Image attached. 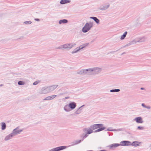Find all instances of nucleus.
Returning <instances> with one entry per match:
<instances>
[{
  "label": "nucleus",
  "mask_w": 151,
  "mask_h": 151,
  "mask_svg": "<svg viewBox=\"0 0 151 151\" xmlns=\"http://www.w3.org/2000/svg\"><path fill=\"white\" fill-rule=\"evenodd\" d=\"M81 140H75L72 143V145H71L69 146H61L58 147H56L55 148L52 149L50 150L49 151H60L66 149L67 148L71 146L75 145H76L78 144L81 142Z\"/></svg>",
  "instance_id": "1"
},
{
  "label": "nucleus",
  "mask_w": 151,
  "mask_h": 151,
  "mask_svg": "<svg viewBox=\"0 0 151 151\" xmlns=\"http://www.w3.org/2000/svg\"><path fill=\"white\" fill-rule=\"evenodd\" d=\"M76 104L74 102H71L68 104L66 105L63 107L64 111L66 112H69L75 108Z\"/></svg>",
  "instance_id": "2"
},
{
  "label": "nucleus",
  "mask_w": 151,
  "mask_h": 151,
  "mask_svg": "<svg viewBox=\"0 0 151 151\" xmlns=\"http://www.w3.org/2000/svg\"><path fill=\"white\" fill-rule=\"evenodd\" d=\"M102 69L99 67H95L90 68L91 75H96L100 73L102 71Z\"/></svg>",
  "instance_id": "3"
},
{
  "label": "nucleus",
  "mask_w": 151,
  "mask_h": 151,
  "mask_svg": "<svg viewBox=\"0 0 151 151\" xmlns=\"http://www.w3.org/2000/svg\"><path fill=\"white\" fill-rule=\"evenodd\" d=\"M93 26V23H86L83 27L82 31L83 33H86L88 32Z\"/></svg>",
  "instance_id": "4"
},
{
  "label": "nucleus",
  "mask_w": 151,
  "mask_h": 151,
  "mask_svg": "<svg viewBox=\"0 0 151 151\" xmlns=\"http://www.w3.org/2000/svg\"><path fill=\"white\" fill-rule=\"evenodd\" d=\"M77 73L81 75H91L90 68L86 69H82L77 71Z\"/></svg>",
  "instance_id": "5"
},
{
  "label": "nucleus",
  "mask_w": 151,
  "mask_h": 151,
  "mask_svg": "<svg viewBox=\"0 0 151 151\" xmlns=\"http://www.w3.org/2000/svg\"><path fill=\"white\" fill-rule=\"evenodd\" d=\"M103 125L102 124H95L90 126V127L88 129L89 131L91 132V133L93 132V130L100 128L103 126Z\"/></svg>",
  "instance_id": "6"
},
{
  "label": "nucleus",
  "mask_w": 151,
  "mask_h": 151,
  "mask_svg": "<svg viewBox=\"0 0 151 151\" xmlns=\"http://www.w3.org/2000/svg\"><path fill=\"white\" fill-rule=\"evenodd\" d=\"M82 130L84 132L82 135V137L83 138H85L87 137H88V134H91V132L89 131L88 128H84Z\"/></svg>",
  "instance_id": "7"
},
{
  "label": "nucleus",
  "mask_w": 151,
  "mask_h": 151,
  "mask_svg": "<svg viewBox=\"0 0 151 151\" xmlns=\"http://www.w3.org/2000/svg\"><path fill=\"white\" fill-rule=\"evenodd\" d=\"M47 87L41 88L39 91L38 93L40 94H45L49 93Z\"/></svg>",
  "instance_id": "8"
},
{
  "label": "nucleus",
  "mask_w": 151,
  "mask_h": 151,
  "mask_svg": "<svg viewBox=\"0 0 151 151\" xmlns=\"http://www.w3.org/2000/svg\"><path fill=\"white\" fill-rule=\"evenodd\" d=\"M23 130L22 129H19V127H17L13 130L12 133L15 136L17 134H20Z\"/></svg>",
  "instance_id": "9"
},
{
  "label": "nucleus",
  "mask_w": 151,
  "mask_h": 151,
  "mask_svg": "<svg viewBox=\"0 0 151 151\" xmlns=\"http://www.w3.org/2000/svg\"><path fill=\"white\" fill-rule=\"evenodd\" d=\"M138 42V40H137V39L136 38L132 41L130 42L129 43H128L124 47H126L129 46L131 45H133L134 44H136L137 42Z\"/></svg>",
  "instance_id": "10"
},
{
  "label": "nucleus",
  "mask_w": 151,
  "mask_h": 151,
  "mask_svg": "<svg viewBox=\"0 0 151 151\" xmlns=\"http://www.w3.org/2000/svg\"><path fill=\"white\" fill-rule=\"evenodd\" d=\"M120 146H128L130 145L131 142L127 141H121L120 142Z\"/></svg>",
  "instance_id": "11"
},
{
  "label": "nucleus",
  "mask_w": 151,
  "mask_h": 151,
  "mask_svg": "<svg viewBox=\"0 0 151 151\" xmlns=\"http://www.w3.org/2000/svg\"><path fill=\"white\" fill-rule=\"evenodd\" d=\"M133 120L135 121L137 123H142L143 122L142 118L141 117L135 118Z\"/></svg>",
  "instance_id": "12"
},
{
  "label": "nucleus",
  "mask_w": 151,
  "mask_h": 151,
  "mask_svg": "<svg viewBox=\"0 0 151 151\" xmlns=\"http://www.w3.org/2000/svg\"><path fill=\"white\" fill-rule=\"evenodd\" d=\"M58 86V85H55L47 87L49 92H50L53 91Z\"/></svg>",
  "instance_id": "13"
},
{
  "label": "nucleus",
  "mask_w": 151,
  "mask_h": 151,
  "mask_svg": "<svg viewBox=\"0 0 151 151\" xmlns=\"http://www.w3.org/2000/svg\"><path fill=\"white\" fill-rule=\"evenodd\" d=\"M120 146V145H119V144L114 143L111 144L109 145L108 146V147H109L111 149H113L114 148H115L117 147H119Z\"/></svg>",
  "instance_id": "14"
},
{
  "label": "nucleus",
  "mask_w": 151,
  "mask_h": 151,
  "mask_svg": "<svg viewBox=\"0 0 151 151\" xmlns=\"http://www.w3.org/2000/svg\"><path fill=\"white\" fill-rule=\"evenodd\" d=\"M14 136L13 134L12 133L7 136H6L4 138V140L5 141H7L9 139H10L12 138Z\"/></svg>",
  "instance_id": "15"
},
{
  "label": "nucleus",
  "mask_w": 151,
  "mask_h": 151,
  "mask_svg": "<svg viewBox=\"0 0 151 151\" xmlns=\"http://www.w3.org/2000/svg\"><path fill=\"white\" fill-rule=\"evenodd\" d=\"M84 106L83 105L80 107L75 112L74 114L76 115H78L81 114L82 111V107Z\"/></svg>",
  "instance_id": "16"
},
{
  "label": "nucleus",
  "mask_w": 151,
  "mask_h": 151,
  "mask_svg": "<svg viewBox=\"0 0 151 151\" xmlns=\"http://www.w3.org/2000/svg\"><path fill=\"white\" fill-rule=\"evenodd\" d=\"M137 40H138V42H144L146 41L147 40L146 38L144 36L139 38H137Z\"/></svg>",
  "instance_id": "17"
},
{
  "label": "nucleus",
  "mask_w": 151,
  "mask_h": 151,
  "mask_svg": "<svg viewBox=\"0 0 151 151\" xmlns=\"http://www.w3.org/2000/svg\"><path fill=\"white\" fill-rule=\"evenodd\" d=\"M57 95H53L51 96L46 97L45 99V100H50L54 99L57 96Z\"/></svg>",
  "instance_id": "18"
},
{
  "label": "nucleus",
  "mask_w": 151,
  "mask_h": 151,
  "mask_svg": "<svg viewBox=\"0 0 151 151\" xmlns=\"http://www.w3.org/2000/svg\"><path fill=\"white\" fill-rule=\"evenodd\" d=\"M140 143V142H139L137 141H134L132 144L131 143V145L134 147H137L139 146Z\"/></svg>",
  "instance_id": "19"
},
{
  "label": "nucleus",
  "mask_w": 151,
  "mask_h": 151,
  "mask_svg": "<svg viewBox=\"0 0 151 151\" xmlns=\"http://www.w3.org/2000/svg\"><path fill=\"white\" fill-rule=\"evenodd\" d=\"M90 18L93 19L96 23L97 24H99V20L96 17H90Z\"/></svg>",
  "instance_id": "20"
},
{
  "label": "nucleus",
  "mask_w": 151,
  "mask_h": 151,
  "mask_svg": "<svg viewBox=\"0 0 151 151\" xmlns=\"http://www.w3.org/2000/svg\"><path fill=\"white\" fill-rule=\"evenodd\" d=\"M76 45V43H68V49H70L75 46Z\"/></svg>",
  "instance_id": "21"
},
{
  "label": "nucleus",
  "mask_w": 151,
  "mask_h": 151,
  "mask_svg": "<svg viewBox=\"0 0 151 151\" xmlns=\"http://www.w3.org/2000/svg\"><path fill=\"white\" fill-rule=\"evenodd\" d=\"M88 44V43H86L85 44H83L82 45H80L79 47H78L79 49L80 50L81 49H83L85 47H86L87 46Z\"/></svg>",
  "instance_id": "22"
},
{
  "label": "nucleus",
  "mask_w": 151,
  "mask_h": 151,
  "mask_svg": "<svg viewBox=\"0 0 151 151\" xmlns=\"http://www.w3.org/2000/svg\"><path fill=\"white\" fill-rule=\"evenodd\" d=\"M70 2V1L69 0H61L60 3L61 4H64L69 3Z\"/></svg>",
  "instance_id": "23"
},
{
  "label": "nucleus",
  "mask_w": 151,
  "mask_h": 151,
  "mask_svg": "<svg viewBox=\"0 0 151 151\" xmlns=\"http://www.w3.org/2000/svg\"><path fill=\"white\" fill-rule=\"evenodd\" d=\"M68 22V21L66 19H63L60 20L59 21V23L60 24H62L66 23Z\"/></svg>",
  "instance_id": "24"
},
{
  "label": "nucleus",
  "mask_w": 151,
  "mask_h": 151,
  "mask_svg": "<svg viewBox=\"0 0 151 151\" xmlns=\"http://www.w3.org/2000/svg\"><path fill=\"white\" fill-rule=\"evenodd\" d=\"M127 34V31L125 32L123 35H122L121 37H120V39L121 40H123L126 37Z\"/></svg>",
  "instance_id": "25"
},
{
  "label": "nucleus",
  "mask_w": 151,
  "mask_h": 151,
  "mask_svg": "<svg viewBox=\"0 0 151 151\" xmlns=\"http://www.w3.org/2000/svg\"><path fill=\"white\" fill-rule=\"evenodd\" d=\"M99 129L96 130L94 131V132H99L101 131H102L104 129H106V128L104 127H103L102 126L100 128H99Z\"/></svg>",
  "instance_id": "26"
},
{
  "label": "nucleus",
  "mask_w": 151,
  "mask_h": 151,
  "mask_svg": "<svg viewBox=\"0 0 151 151\" xmlns=\"http://www.w3.org/2000/svg\"><path fill=\"white\" fill-rule=\"evenodd\" d=\"M1 129L2 130L5 129L6 127V124L5 122H2L1 123Z\"/></svg>",
  "instance_id": "27"
},
{
  "label": "nucleus",
  "mask_w": 151,
  "mask_h": 151,
  "mask_svg": "<svg viewBox=\"0 0 151 151\" xmlns=\"http://www.w3.org/2000/svg\"><path fill=\"white\" fill-rule=\"evenodd\" d=\"M80 50L78 47L75 49L74 50L71 52V53L72 54L75 53H77Z\"/></svg>",
  "instance_id": "28"
},
{
  "label": "nucleus",
  "mask_w": 151,
  "mask_h": 151,
  "mask_svg": "<svg viewBox=\"0 0 151 151\" xmlns=\"http://www.w3.org/2000/svg\"><path fill=\"white\" fill-rule=\"evenodd\" d=\"M139 21L140 19L139 18L136 19L134 21V22L136 25H137L139 23Z\"/></svg>",
  "instance_id": "29"
},
{
  "label": "nucleus",
  "mask_w": 151,
  "mask_h": 151,
  "mask_svg": "<svg viewBox=\"0 0 151 151\" xmlns=\"http://www.w3.org/2000/svg\"><path fill=\"white\" fill-rule=\"evenodd\" d=\"M120 91V90L119 89H114L111 90L110 91L111 92H118Z\"/></svg>",
  "instance_id": "30"
},
{
  "label": "nucleus",
  "mask_w": 151,
  "mask_h": 151,
  "mask_svg": "<svg viewBox=\"0 0 151 151\" xmlns=\"http://www.w3.org/2000/svg\"><path fill=\"white\" fill-rule=\"evenodd\" d=\"M63 49H68V43L63 45Z\"/></svg>",
  "instance_id": "31"
},
{
  "label": "nucleus",
  "mask_w": 151,
  "mask_h": 151,
  "mask_svg": "<svg viewBox=\"0 0 151 151\" xmlns=\"http://www.w3.org/2000/svg\"><path fill=\"white\" fill-rule=\"evenodd\" d=\"M18 84L19 85H23L24 84V82L22 81H19L18 82Z\"/></svg>",
  "instance_id": "32"
},
{
  "label": "nucleus",
  "mask_w": 151,
  "mask_h": 151,
  "mask_svg": "<svg viewBox=\"0 0 151 151\" xmlns=\"http://www.w3.org/2000/svg\"><path fill=\"white\" fill-rule=\"evenodd\" d=\"M32 22L30 21H26L24 22V23L26 24H30L32 23Z\"/></svg>",
  "instance_id": "33"
},
{
  "label": "nucleus",
  "mask_w": 151,
  "mask_h": 151,
  "mask_svg": "<svg viewBox=\"0 0 151 151\" xmlns=\"http://www.w3.org/2000/svg\"><path fill=\"white\" fill-rule=\"evenodd\" d=\"M56 49H63V45H61L60 46H59V47L56 48Z\"/></svg>",
  "instance_id": "34"
},
{
  "label": "nucleus",
  "mask_w": 151,
  "mask_h": 151,
  "mask_svg": "<svg viewBox=\"0 0 151 151\" xmlns=\"http://www.w3.org/2000/svg\"><path fill=\"white\" fill-rule=\"evenodd\" d=\"M56 49H63V45H61L60 46H59V47L56 48Z\"/></svg>",
  "instance_id": "35"
},
{
  "label": "nucleus",
  "mask_w": 151,
  "mask_h": 151,
  "mask_svg": "<svg viewBox=\"0 0 151 151\" xmlns=\"http://www.w3.org/2000/svg\"><path fill=\"white\" fill-rule=\"evenodd\" d=\"M137 129L139 130H143L144 129V128L143 127L138 126L137 127Z\"/></svg>",
  "instance_id": "36"
},
{
  "label": "nucleus",
  "mask_w": 151,
  "mask_h": 151,
  "mask_svg": "<svg viewBox=\"0 0 151 151\" xmlns=\"http://www.w3.org/2000/svg\"><path fill=\"white\" fill-rule=\"evenodd\" d=\"M122 129H112V131H122Z\"/></svg>",
  "instance_id": "37"
},
{
  "label": "nucleus",
  "mask_w": 151,
  "mask_h": 151,
  "mask_svg": "<svg viewBox=\"0 0 151 151\" xmlns=\"http://www.w3.org/2000/svg\"><path fill=\"white\" fill-rule=\"evenodd\" d=\"M39 82V81H36L35 82H34L33 83V85H36Z\"/></svg>",
  "instance_id": "38"
},
{
  "label": "nucleus",
  "mask_w": 151,
  "mask_h": 151,
  "mask_svg": "<svg viewBox=\"0 0 151 151\" xmlns=\"http://www.w3.org/2000/svg\"><path fill=\"white\" fill-rule=\"evenodd\" d=\"M145 108L147 109H151V107L149 106H146Z\"/></svg>",
  "instance_id": "39"
},
{
  "label": "nucleus",
  "mask_w": 151,
  "mask_h": 151,
  "mask_svg": "<svg viewBox=\"0 0 151 151\" xmlns=\"http://www.w3.org/2000/svg\"><path fill=\"white\" fill-rule=\"evenodd\" d=\"M141 106L143 107L144 108H145L146 107V105L144 103H142V104H141Z\"/></svg>",
  "instance_id": "40"
},
{
  "label": "nucleus",
  "mask_w": 151,
  "mask_h": 151,
  "mask_svg": "<svg viewBox=\"0 0 151 151\" xmlns=\"http://www.w3.org/2000/svg\"><path fill=\"white\" fill-rule=\"evenodd\" d=\"M112 129H110V128H109L107 129L106 130V131H112Z\"/></svg>",
  "instance_id": "41"
},
{
  "label": "nucleus",
  "mask_w": 151,
  "mask_h": 151,
  "mask_svg": "<svg viewBox=\"0 0 151 151\" xmlns=\"http://www.w3.org/2000/svg\"><path fill=\"white\" fill-rule=\"evenodd\" d=\"M35 21H38V22H39V21H40V19H35Z\"/></svg>",
  "instance_id": "42"
},
{
  "label": "nucleus",
  "mask_w": 151,
  "mask_h": 151,
  "mask_svg": "<svg viewBox=\"0 0 151 151\" xmlns=\"http://www.w3.org/2000/svg\"><path fill=\"white\" fill-rule=\"evenodd\" d=\"M117 51V50L112 51V52H111V53H114V52H116Z\"/></svg>",
  "instance_id": "43"
},
{
  "label": "nucleus",
  "mask_w": 151,
  "mask_h": 151,
  "mask_svg": "<svg viewBox=\"0 0 151 151\" xmlns=\"http://www.w3.org/2000/svg\"><path fill=\"white\" fill-rule=\"evenodd\" d=\"M65 99H68L69 98V96L66 97L65 98Z\"/></svg>",
  "instance_id": "44"
},
{
  "label": "nucleus",
  "mask_w": 151,
  "mask_h": 151,
  "mask_svg": "<svg viewBox=\"0 0 151 151\" xmlns=\"http://www.w3.org/2000/svg\"><path fill=\"white\" fill-rule=\"evenodd\" d=\"M24 38V37L22 36H21L19 38V39H23Z\"/></svg>",
  "instance_id": "45"
},
{
  "label": "nucleus",
  "mask_w": 151,
  "mask_h": 151,
  "mask_svg": "<svg viewBox=\"0 0 151 151\" xmlns=\"http://www.w3.org/2000/svg\"><path fill=\"white\" fill-rule=\"evenodd\" d=\"M140 89L141 90H144V88H140Z\"/></svg>",
  "instance_id": "46"
},
{
  "label": "nucleus",
  "mask_w": 151,
  "mask_h": 151,
  "mask_svg": "<svg viewBox=\"0 0 151 151\" xmlns=\"http://www.w3.org/2000/svg\"><path fill=\"white\" fill-rule=\"evenodd\" d=\"M125 53V52H123V53H122V55L124 54Z\"/></svg>",
  "instance_id": "47"
},
{
  "label": "nucleus",
  "mask_w": 151,
  "mask_h": 151,
  "mask_svg": "<svg viewBox=\"0 0 151 151\" xmlns=\"http://www.w3.org/2000/svg\"><path fill=\"white\" fill-rule=\"evenodd\" d=\"M0 86H2V85L1 84V85H0Z\"/></svg>",
  "instance_id": "48"
}]
</instances>
